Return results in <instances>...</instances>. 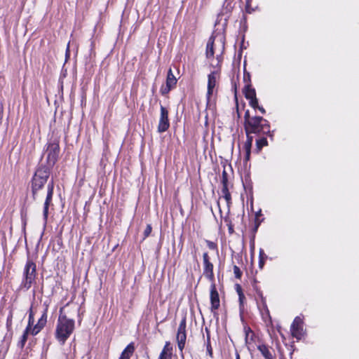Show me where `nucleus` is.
Here are the masks:
<instances>
[{"label":"nucleus","instance_id":"39","mask_svg":"<svg viewBox=\"0 0 359 359\" xmlns=\"http://www.w3.org/2000/svg\"><path fill=\"white\" fill-rule=\"evenodd\" d=\"M264 263V262L263 259H262V258H261V259H259V267H260V268H262V267H263Z\"/></svg>","mask_w":359,"mask_h":359},{"label":"nucleus","instance_id":"4","mask_svg":"<svg viewBox=\"0 0 359 359\" xmlns=\"http://www.w3.org/2000/svg\"><path fill=\"white\" fill-rule=\"evenodd\" d=\"M60 312L56 329L57 337H69L74 330V321L63 314V309H61Z\"/></svg>","mask_w":359,"mask_h":359},{"label":"nucleus","instance_id":"25","mask_svg":"<svg viewBox=\"0 0 359 359\" xmlns=\"http://www.w3.org/2000/svg\"><path fill=\"white\" fill-rule=\"evenodd\" d=\"M233 273L236 278L240 279L242 276V272H241V269H239L238 266H237L236 265L233 266Z\"/></svg>","mask_w":359,"mask_h":359},{"label":"nucleus","instance_id":"13","mask_svg":"<svg viewBox=\"0 0 359 359\" xmlns=\"http://www.w3.org/2000/svg\"><path fill=\"white\" fill-rule=\"evenodd\" d=\"M172 355V346L166 342L158 359H171Z\"/></svg>","mask_w":359,"mask_h":359},{"label":"nucleus","instance_id":"30","mask_svg":"<svg viewBox=\"0 0 359 359\" xmlns=\"http://www.w3.org/2000/svg\"><path fill=\"white\" fill-rule=\"evenodd\" d=\"M151 226L150 224H148L144 231V237H147L151 232Z\"/></svg>","mask_w":359,"mask_h":359},{"label":"nucleus","instance_id":"19","mask_svg":"<svg viewBox=\"0 0 359 359\" xmlns=\"http://www.w3.org/2000/svg\"><path fill=\"white\" fill-rule=\"evenodd\" d=\"M259 351L262 353L265 359H273L271 353L269 351L268 347L265 345H259Z\"/></svg>","mask_w":359,"mask_h":359},{"label":"nucleus","instance_id":"45","mask_svg":"<svg viewBox=\"0 0 359 359\" xmlns=\"http://www.w3.org/2000/svg\"><path fill=\"white\" fill-rule=\"evenodd\" d=\"M236 359H240V357H239L238 354L236 355Z\"/></svg>","mask_w":359,"mask_h":359},{"label":"nucleus","instance_id":"42","mask_svg":"<svg viewBox=\"0 0 359 359\" xmlns=\"http://www.w3.org/2000/svg\"><path fill=\"white\" fill-rule=\"evenodd\" d=\"M264 255V251L263 250H260L259 251V257H260V259L262 258V255Z\"/></svg>","mask_w":359,"mask_h":359},{"label":"nucleus","instance_id":"3","mask_svg":"<svg viewBox=\"0 0 359 359\" xmlns=\"http://www.w3.org/2000/svg\"><path fill=\"white\" fill-rule=\"evenodd\" d=\"M246 134H259L261 133H269V123L268 121L262 116H253L245 124H244Z\"/></svg>","mask_w":359,"mask_h":359},{"label":"nucleus","instance_id":"29","mask_svg":"<svg viewBox=\"0 0 359 359\" xmlns=\"http://www.w3.org/2000/svg\"><path fill=\"white\" fill-rule=\"evenodd\" d=\"M185 339H186V338H181L180 340H178V347L180 351H182V349L184 347Z\"/></svg>","mask_w":359,"mask_h":359},{"label":"nucleus","instance_id":"34","mask_svg":"<svg viewBox=\"0 0 359 359\" xmlns=\"http://www.w3.org/2000/svg\"><path fill=\"white\" fill-rule=\"evenodd\" d=\"M236 292L238 293V294H243V290H242V288L241 287V285L239 284H236Z\"/></svg>","mask_w":359,"mask_h":359},{"label":"nucleus","instance_id":"31","mask_svg":"<svg viewBox=\"0 0 359 359\" xmlns=\"http://www.w3.org/2000/svg\"><path fill=\"white\" fill-rule=\"evenodd\" d=\"M252 117L250 116V112L248 110H247L244 115V119H245V124L251 119Z\"/></svg>","mask_w":359,"mask_h":359},{"label":"nucleus","instance_id":"16","mask_svg":"<svg viewBox=\"0 0 359 359\" xmlns=\"http://www.w3.org/2000/svg\"><path fill=\"white\" fill-rule=\"evenodd\" d=\"M243 93L245 94V98L248 100L256 97L255 90L254 88H251V86L250 85H247L245 87V88L243 90Z\"/></svg>","mask_w":359,"mask_h":359},{"label":"nucleus","instance_id":"6","mask_svg":"<svg viewBox=\"0 0 359 359\" xmlns=\"http://www.w3.org/2000/svg\"><path fill=\"white\" fill-rule=\"evenodd\" d=\"M53 189H54V183L53 180H50L47 185V190L46 194V200L43 204V217L44 223L46 224L48 216V210L49 206L52 201L53 194Z\"/></svg>","mask_w":359,"mask_h":359},{"label":"nucleus","instance_id":"14","mask_svg":"<svg viewBox=\"0 0 359 359\" xmlns=\"http://www.w3.org/2000/svg\"><path fill=\"white\" fill-rule=\"evenodd\" d=\"M218 36H211L209 39V41L207 43V48H206V56L207 57H213L215 54V40Z\"/></svg>","mask_w":359,"mask_h":359},{"label":"nucleus","instance_id":"27","mask_svg":"<svg viewBox=\"0 0 359 359\" xmlns=\"http://www.w3.org/2000/svg\"><path fill=\"white\" fill-rule=\"evenodd\" d=\"M249 103L250 105L254 109H257V107H259L258 100L257 99V97L250 100Z\"/></svg>","mask_w":359,"mask_h":359},{"label":"nucleus","instance_id":"44","mask_svg":"<svg viewBox=\"0 0 359 359\" xmlns=\"http://www.w3.org/2000/svg\"><path fill=\"white\" fill-rule=\"evenodd\" d=\"M12 318V315H11V314H10V316L8 317V320H7V321L8 322V321H9V319H10V318Z\"/></svg>","mask_w":359,"mask_h":359},{"label":"nucleus","instance_id":"38","mask_svg":"<svg viewBox=\"0 0 359 359\" xmlns=\"http://www.w3.org/2000/svg\"><path fill=\"white\" fill-rule=\"evenodd\" d=\"M257 109H258L262 114H265L266 113L265 109L262 107H259H259H257Z\"/></svg>","mask_w":359,"mask_h":359},{"label":"nucleus","instance_id":"43","mask_svg":"<svg viewBox=\"0 0 359 359\" xmlns=\"http://www.w3.org/2000/svg\"><path fill=\"white\" fill-rule=\"evenodd\" d=\"M60 339H61V344H65V339H66V338H60Z\"/></svg>","mask_w":359,"mask_h":359},{"label":"nucleus","instance_id":"9","mask_svg":"<svg viewBox=\"0 0 359 359\" xmlns=\"http://www.w3.org/2000/svg\"><path fill=\"white\" fill-rule=\"evenodd\" d=\"M219 78V73L218 71H213L208 76V91L207 97L210 100V96L213 94L214 89L217 85V80Z\"/></svg>","mask_w":359,"mask_h":359},{"label":"nucleus","instance_id":"23","mask_svg":"<svg viewBox=\"0 0 359 359\" xmlns=\"http://www.w3.org/2000/svg\"><path fill=\"white\" fill-rule=\"evenodd\" d=\"M267 144V140L264 137L257 140V146L259 150H260L264 146H266Z\"/></svg>","mask_w":359,"mask_h":359},{"label":"nucleus","instance_id":"21","mask_svg":"<svg viewBox=\"0 0 359 359\" xmlns=\"http://www.w3.org/2000/svg\"><path fill=\"white\" fill-rule=\"evenodd\" d=\"M218 41H219V46L220 48L219 50V55H217V60L218 61V62L217 64V66L219 65V64L222 61L221 55L223 53V50L224 49V42L223 38L222 36H219V39H218Z\"/></svg>","mask_w":359,"mask_h":359},{"label":"nucleus","instance_id":"33","mask_svg":"<svg viewBox=\"0 0 359 359\" xmlns=\"http://www.w3.org/2000/svg\"><path fill=\"white\" fill-rule=\"evenodd\" d=\"M252 0H246V11L251 13L250 4Z\"/></svg>","mask_w":359,"mask_h":359},{"label":"nucleus","instance_id":"32","mask_svg":"<svg viewBox=\"0 0 359 359\" xmlns=\"http://www.w3.org/2000/svg\"><path fill=\"white\" fill-rule=\"evenodd\" d=\"M207 245L210 249L215 250L216 248V245L215 243L212 241H207Z\"/></svg>","mask_w":359,"mask_h":359},{"label":"nucleus","instance_id":"7","mask_svg":"<svg viewBox=\"0 0 359 359\" xmlns=\"http://www.w3.org/2000/svg\"><path fill=\"white\" fill-rule=\"evenodd\" d=\"M60 147L57 143H50L47 148V161L48 167L53 166L57 161Z\"/></svg>","mask_w":359,"mask_h":359},{"label":"nucleus","instance_id":"22","mask_svg":"<svg viewBox=\"0 0 359 359\" xmlns=\"http://www.w3.org/2000/svg\"><path fill=\"white\" fill-rule=\"evenodd\" d=\"M252 142H248V141H246L245 143V151H246V159L248 160L249 158H250V149H251V147H252Z\"/></svg>","mask_w":359,"mask_h":359},{"label":"nucleus","instance_id":"1","mask_svg":"<svg viewBox=\"0 0 359 359\" xmlns=\"http://www.w3.org/2000/svg\"><path fill=\"white\" fill-rule=\"evenodd\" d=\"M50 175V168L46 165H40L32 180V191L34 200L36 201L45 195L42 189L46 184Z\"/></svg>","mask_w":359,"mask_h":359},{"label":"nucleus","instance_id":"2","mask_svg":"<svg viewBox=\"0 0 359 359\" xmlns=\"http://www.w3.org/2000/svg\"><path fill=\"white\" fill-rule=\"evenodd\" d=\"M47 311L48 306H46L43 311H42L41 316L40 318L38 320L36 324L34 325V312L32 309H30L28 325L22 337H26V335L28 334L36 335L37 334L39 333V332L44 327L47 323Z\"/></svg>","mask_w":359,"mask_h":359},{"label":"nucleus","instance_id":"11","mask_svg":"<svg viewBox=\"0 0 359 359\" xmlns=\"http://www.w3.org/2000/svg\"><path fill=\"white\" fill-rule=\"evenodd\" d=\"M210 303H211V311L216 314V311L219 309L220 306V301L219 297L218 292L217 291L216 287L215 284L211 285L210 288Z\"/></svg>","mask_w":359,"mask_h":359},{"label":"nucleus","instance_id":"36","mask_svg":"<svg viewBox=\"0 0 359 359\" xmlns=\"http://www.w3.org/2000/svg\"><path fill=\"white\" fill-rule=\"evenodd\" d=\"M27 338H22L21 341H20V346L21 348H22L25 344Z\"/></svg>","mask_w":359,"mask_h":359},{"label":"nucleus","instance_id":"35","mask_svg":"<svg viewBox=\"0 0 359 359\" xmlns=\"http://www.w3.org/2000/svg\"><path fill=\"white\" fill-rule=\"evenodd\" d=\"M238 297H239V302H240V304H242L243 302V299H245V296H244V294H238Z\"/></svg>","mask_w":359,"mask_h":359},{"label":"nucleus","instance_id":"40","mask_svg":"<svg viewBox=\"0 0 359 359\" xmlns=\"http://www.w3.org/2000/svg\"><path fill=\"white\" fill-rule=\"evenodd\" d=\"M66 57H69V44L67 45V50H66Z\"/></svg>","mask_w":359,"mask_h":359},{"label":"nucleus","instance_id":"24","mask_svg":"<svg viewBox=\"0 0 359 359\" xmlns=\"http://www.w3.org/2000/svg\"><path fill=\"white\" fill-rule=\"evenodd\" d=\"M172 88H173L172 86H169L166 84L165 86H161L160 91L162 95H166L170 91Z\"/></svg>","mask_w":359,"mask_h":359},{"label":"nucleus","instance_id":"17","mask_svg":"<svg viewBox=\"0 0 359 359\" xmlns=\"http://www.w3.org/2000/svg\"><path fill=\"white\" fill-rule=\"evenodd\" d=\"M222 197L224 198V200L226 202L228 208H229L230 205L231 203V194L228 189V185L222 186Z\"/></svg>","mask_w":359,"mask_h":359},{"label":"nucleus","instance_id":"8","mask_svg":"<svg viewBox=\"0 0 359 359\" xmlns=\"http://www.w3.org/2000/svg\"><path fill=\"white\" fill-rule=\"evenodd\" d=\"M170 126V122L168 119V111L163 106H161V114L159 122L158 125V131L159 133H163L166 131Z\"/></svg>","mask_w":359,"mask_h":359},{"label":"nucleus","instance_id":"12","mask_svg":"<svg viewBox=\"0 0 359 359\" xmlns=\"http://www.w3.org/2000/svg\"><path fill=\"white\" fill-rule=\"evenodd\" d=\"M203 264H204V274L210 279L213 278V264L209 261V256L207 252L203 255Z\"/></svg>","mask_w":359,"mask_h":359},{"label":"nucleus","instance_id":"10","mask_svg":"<svg viewBox=\"0 0 359 359\" xmlns=\"http://www.w3.org/2000/svg\"><path fill=\"white\" fill-rule=\"evenodd\" d=\"M292 337H302L305 334L302 319L297 316L291 325Z\"/></svg>","mask_w":359,"mask_h":359},{"label":"nucleus","instance_id":"26","mask_svg":"<svg viewBox=\"0 0 359 359\" xmlns=\"http://www.w3.org/2000/svg\"><path fill=\"white\" fill-rule=\"evenodd\" d=\"M206 348H207V352L208 355L210 357H212V348L210 344V338H208L207 342H206Z\"/></svg>","mask_w":359,"mask_h":359},{"label":"nucleus","instance_id":"20","mask_svg":"<svg viewBox=\"0 0 359 359\" xmlns=\"http://www.w3.org/2000/svg\"><path fill=\"white\" fill-rule=\"evenodd\" d=\"M177 337H186V320L183 318L179 325Z\"/></svg>","mask_w":359,"mask_h":359},{"label":"nucleus","instance_id":"18","mask_svg":"<svg viewBox=\"0 0 359 359\" xmlns=\"http://www.w3.org/2000/svg\"><path fill=\"white\" fill-rule=\"evenodd\" d=\"M177 83V79L174 76L172 69H170L168 72L167 79H166V84L169 86H172L174 88Z\"/></svg>","mask_w":359,"mask_h":359},{"label":"nucleus","instance_id":"41","mask_svg":"<svg viewBox=\"0 0 359 359\" xmlns=\"http://www.w3.org/2000/svg\"><path fill=\"white\" fill-rule=\"evenodd\" d=\"M245 330L246 337H248L249 332H251V330L249 327L248 328V330L246 328H245Z\"/></svg>","mask_w":359,"mask_h":359},{"label":"nucleus","instance_id":"5","mask_svg":"<svg viewBox=\"0 0 359 359\" xmlns=\"http://www.w3.org/2000/svg\"><path fill=\"white\" fill-rule=\"evenodd\" d=\"M36 278V264L32 260H27L23 272V279L22 286L28 290L32 285L35 283Z\"/></svg>","mask_w":359,"mask_h":359},{"label":"nucleus","instance_id":"28","mask_svg":"<svg viewBox=\"0 0 359 359\" xmlns=\"http://www.w3.org/2000/svg\"><path fill=\"white\" fill-rule=\"evenodd\" d=\"M228 180H227V174L225 170L222 172V183L223 186L227 185Z\"/></svg>","mask_w":359,"mask_h":359},{"label":"nucleus","instance_id":"15","mask_svg":"<svg viewBox=\"0 0 359 359\" xmlns=\"http://www.w3.org/2000/svg\"><path fill=\"white\" fill-rule=\"evenodd\" d=\"M135 351V347L133 343L129 344L126 348L123 351L119 359H130Z\"/></svg>","mask_w":359,"mask_h":359},{"label":"nucleus","instance_id":"37","mask_svg":"<svg viewBox=\"0 0 359 359\" xmlns=\"http://www.w3.org/2000/svg\"><path fill=\"white\" fill-rule=\"evenodd\" d=\"M250 134L251 133L246 134L247 135V140L246 141L252 142L253 137L252 136H250Z\"/></svg>","mask_w":359,"mask_h":359}]
</instances>
